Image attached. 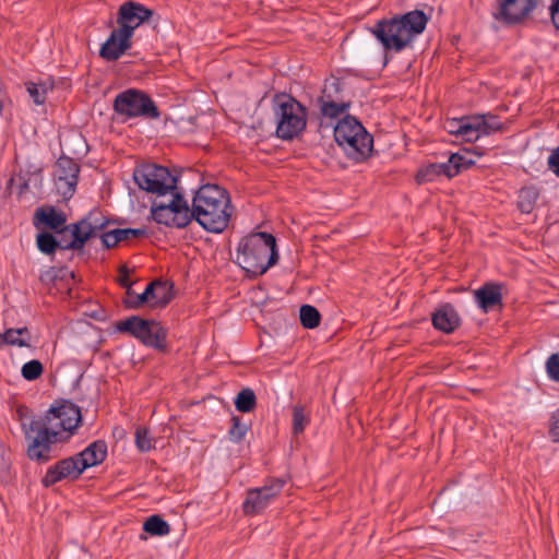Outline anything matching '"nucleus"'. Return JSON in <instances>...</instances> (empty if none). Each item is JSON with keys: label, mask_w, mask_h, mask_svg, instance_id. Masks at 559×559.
I'll use <instances>...</instances> for the list:
<instances>
[{"label": "nucleus", "mask_w": 559, "mask_h": 559, "mask_svg": "<svg viewBox=\"0 0 559 559\" xmlns=\"http://www.w3.org/2000/svg\"><path fill=\"white\" fill-rule=\"evenodd\" d=\"M81 423L80 407L69 401L56 403L44 416L22 420L27 457L39 464L49 462L52 459V445L68 442Z\"/></svg>", "instance_id": "f257e3e1"}, {"label": "nucleus", "mask_w": 559, "mask_h": 559, "mask_svg": "<svg viewBox=\"0 0 559 559\" xmlns=\"http://www.w3.org/2000/svg\"><path fill=\"white\" fill-rule=\"evenodd\" d=\"M427 23V15L420 10H414L378 21L370 32L384 50L400 52L425 31Z\"/></svg>", "instance_id": "f03ea898"}, {"label": "nucleus", "mask_w": 559, "mask_h": 559, "mask_svg": "<svg viewBox=\"0 0 559 559\" xmlns=\"http://www.w3.org/2000/svg\"><path fill=\"white\" fill-rule=\"evenodd\" d=\"M204 201L209 203L206 198H203L199 192L192 201V209L190 210L187 201L178 192H171V198L168 202L155 201L152 205V218L157 224H163L169 227H186L192 219H195L205 230H210V214L200 204Z\"/></svg>", "instance_id": "7ed1b4c3"}, {"label": "nucleus", "mask_w": 559, "mask_h": 559, "mask_svg": "<svg viewBox=\"0 0 559 559\" xmlns=\"http://www.w3.org/2000/svg\"><path fill=\"white\" fill-rule=\"evenodd\" d=\"M278 252L272 234L258 231L243 237L237 248V262L253 276L264 274L276 264Z\"/></svg>", "instance_id": "20e7f679"}, {"label": "nucleus", "mask_w": 559, "mask_h": 559, "mask_svg": "<svg viewBox=\"0 0 559 559\" xmlns=\"http://www.w3.org/2000/svg\"><path fill=\"white\" fill-rule=\"evenodd\" d=\"M106 456V442L103 440H96L82 452L60 460L49 466L41 478V484L44 487L48 488L67 478L76 479L86 468L103 463Z\"/></svg>", "instance_id": "39448f33"}, {"label": "nucleus", "mask_w": 559, "mask_h": 559, "mask_svg": "<svg viewBox=\"0 0 559 559\" xmlns=\"http://www.w3.org/2000/svg\"><path fill=\"white\" fill-rule=\"evenodd\" d=\"M334 139L346 156L356 162L369 156L373 140L353 116H346L334 127Z\"/></svg>", "instance_id": "423d86ee"}, {"label": "nucleus", "mask_w": 559, "mask_h": 559, "mask_svg": "<svg viewBox=\"0 0 559 559\" xmlns=\"http://www.w3.org/2000/svg\"><path fill=\"white\" fill-rule=\"evenodd\" d=\"M276 117V135L283 140H292L299 135L307 124L306 108L288 95L276 97L274 104Z\"/></svg>", "instance_id": "0eeeda50"}, {"label": "nucleus", "mask_w": 559, "mask_h": 559, "mask_svg": "<svg viewBox=\"0 0 559 559\" xmlns=\"http://www.w3.org/2000/svg\"><path fill=\"white\" fill-rule=\"evenodd\" d=\"M114 110L123 120L132 118L157 119L159 110L152 98L142 91L128 88L116 95Z\"/></svg>", "instance_id": "6e6552de"}, {"label": "nucleus", "mask_w": 559, "mask_h": 559, "mask_svg": "<svg viewBox=\"0 0 559 559\" xmlns=\"http://www.w3.org/2000/svg\"><path fill=\"white\" fill-rule=\"evenodd\" d=\"M133 179L140 189L160 197L175 191L177 183L168 168L155 164L138 166L133 171Z\"/></svg>", "instance_id": "1a4fd4ad"}, {"label": "nucleus", "mask_w": 559, "mask_h": 559, "mask_svg": "<svg viewBox=\"0 0 559 559\" xmlns=\"http://www.w3.org/2000/svg\"><path fill=\"white\" fill-rule=\"evenodd\" d=\"M116 329L119 332L129 333L147 346L155 348L165 347L166 332L163 326L154 320H144L133 316L117 322Z\"/></svg>", "instance_id": "9d476101"}, {"label": "nucleus", "mask_w": 559, "mask_h": 559, "mask_svg": "<svg viewBox=\"0 0 559 559\" xmlns=\"http://www.w3.org/2000/svg\"><path fill=\"white\" fill-rule=\"evenodd\" d=\"M235 213L229 192L212 182V234H222Z\"/></svg>", "instance_id": "9b49d317"}, {"label": "nucleus", "mask_w": 559, "mask_h": 559, "mask_svg": "<svg viewBox=\"0 0 559 559\" xmlns=\"http://www.w3.org/2000/svg\"><path fill=\"white\" fill-rule=\"evenodd\" d=\"M285 481L276 478L272 479L263 487L249 489L247 497L242 502V510L248 515L262 512L267 508L282 491Z\"/></svg>", "instance_id": "f8f14e48"}, {"label": "nucleus", "mask_w": 559, "mask_h": 559, "mask_svg": "<svg viewBox=\"0 0 559 559\" xmlns=\"http://www.w3.org/2000/svg\"><path fill=\"white\" fill-rule=\"evenodd\" d=\"M154 15V11L142 3L128 1L120 5L117 24L121 33L132 38L134 31Z\"/></svg>", "instance_id": "ddd939ff"}, {"label": "nucleus", "mask_w": 559, "mask_h": 559, "mask_svg": "<svg viewBox=\"0 0 559 559\" xmlns=\"http://www.w3.org/2000/svg\"><path fill=\"white\" fill-rule=\"evenodd\" d=\"M501 128V122L492 115L464 116L461 136L466 142H475Z\"/></svg>", "instance_id": "4468645a"}, {"label": "nucleus", "mask_w": 559, "mask_h": 559, "mask_svg": "<svg viewBox=\"0 0 559 559\" xmlns=\"http://www.w3.org/2000/svg\"><path fill=\"white\" fill-rule=\"evenodd\" d=\"M537 0H499V10L495 19L507 24H518L536 8Z\"/></svg>", "instance_id": "2eb2a0df"}, {"label": "nucleus", "mask_w": 559, "mask_h": 559, "mask_svg": "<svg viewBox=\"0 0 559 559\" xmlns=\"http://www.w3.org/2000/svg\"><path fill=\"white\" fill-rule=\"evenodd\" d=\"M80 167L78 163L70 158L62 156L57 160L56 164V185L58 191L63 197H71L78 185Z\"/></svg>", "instance_id": "dca6fc26"}, {"label": "nucleus", "mask_w": 559, "mask_h": 559, "mask_svg": "<svg viewBox=\"0 0 559 559\" xmlns=\"http://www.w3.org/2000/svg\"><path fill=\"white\" fill-rule=\"evenodd\" d=\"M131 48V37L114 29L107 40L102 45L99 56L107 61L118 60L128 49Z\"/></svg>", "instance_id": "f3484780"}, {"label": "nucleus", "mask_w": 559, "mask_h": 559, "mask_svg": "<svg viewBox=\"0 0 559 559\" xmlns=\"http://www.w3.org/2000/svg\"><path fill=\"white\" fill-rule=\"evenodd\" d=\"M474 298L477 306L488 312L502 302V294L499 285L487 283L474 292Z\"/></svg>", "instance_id": "a211bd4d"}, {"label": "nucleus", "mask_w": 559, "mask_h": 559, "mask_svg": "<svg viewBox=\"0 0 559 559\" xmlns=\"http://www.w3.org/2000/svg\"><path fill=\"white\" fill-rule=\"evenodd\" d=\"M435 329L444 333L453 332L460 324V317L452 305L445 304L432 314Z\"/></svg>", "instance_id": "6ab92c4d"}, {"label": "nucleus", "mask_w": 559, "mask_h": 559, "mask_svg": "<svg viewBox=\"0 0 559 559\" xmlns=\"http://www.w3.org/2000/svg\"><path fill=\"white\" fill-rule=\"evenodd\" d=\"M66 230L70 233L72 239L63 246L64 249L81 250L91 237L96 236L85 218L68 226Z\"/></svg>", "instance_id": "aec40b11"}, {"label": "nucleus", "mask_w": 559, "mask_h": 559, "mask_svg": "<svg viewBox=\"0 0 559 559\" xmlns=\"http://www.w3.org/2000/svg\"><path fill=\"white\" fill-rule=\"evenodd\" d=\"M440 177H450V168L447 162L443 163H431L423 166L416 176L419 183L431 182Z\"/></svg>", "instance_id": "412c9836"}, {"label": "nucleus", "mask_w": 559, "mask_h": 559, "mask_svg": "<svg viewBox=\"0 0 559 559\" xmlns=\"http://www.w3.org/2000/svg\"><path fill=\"white\" fill-rule=\"evenodd\" d=\"M0 345L5 344L10 346L29 347L31 333L27 328L7 329L0 334Z\"/></svg>", "instance_id": "4be33fe9"}, {"label": "nucleus", "mask_w": 559, "mask_h": 559, "mask_svg": "<svg viewBox=\"0 0 559 559\" xmlns=\"http://www.w3.org/2000/svg\"><path fill=\"white\" fill-rule=\"evenodd\" d=\"M153 305L157 307L167 306L173 299V286L166 282L154 281Z\"/></svg>", "instance_id": "5701e85b"}, {"label": "nucleus", "mask_w": 559, "mask_h": 559, "mask_svg": "<svg viewBox=\"0 0 559 559\" xmlns=\"http://www.w3.org/2000/svg\"><path fill=\"white\" fill-rule=\"evenodd\" d=\"M25 88L36 105H43L46 102L47 93L52 88V84L29 81L25 83Z\"/></svg>", "instance_id": "b1692460"}, {"label": "nucleus", "mask_w": 559, "mask_h": 559, "mask_svg": "<svg viewBox=\"0 0 559 559\" xmlns=\"http://www.w3.org/2000/svg\"><path fill=\"white\" fill-rule=\"evenodd\" d=\"M38 219L51 229H59L66 223V217L62 213L57 212L53 207L47 210H38L36 212Z\"/></svg>", "instance_id": "393cba45"}, {"label": "nucleus", "mask_w": 559, "mask_h": 559, "mask_svg": "<svg viewBox=\"0 0 559 559\" xmlns=\"http://www.w3.org/2000/svg\"><path fill=\"white\" fill-rule=\"evenodd\" d=\"M143 530L153 536H166L170 532V526L164 519L155 514L146 519Z\"/></svg>", "instance_id": "a878e982"}, {"label": "nucleus", "mask_w": 559, "mask_h": 559, "mask_svg": "<svg viewBox=\"0 0 559 559\" xmlns=\"http://www.w3.org/2000/svg\"><path fill=\"white\" fill-rule=\"evenodd\" d=\"M37 248L45 254H51L57 248L64 249V245L61 241H57L53 235L49 233H41L37 235L36 239Z\"/></svg>", "instance_id": "bb28decb"}, {"label": "nucleus", "mask_w": 559, "mask_h": 559, "mask_svg": "<svg viewBox=\"0 0 559 559\" xmlns=\"http://www.w3.org/2000/svg\"><path fill=\"white\" fill-rule=\"evenodd\" d=\"M300 322L306 329H314L320 324V312L316 307L304 305L299 310Z\"/></svg>", "instance_id": "cd10ccee"}, {"label": "nucleus", "mask_w": 559, "mask_h": 559, "mask_svg": "<svg viewBox=\"0 0 559 559\" xmlns=\"http://www.w3.org/2000/svg\"><path fill=\"white\" fill-rule=\"evenodd\" d=\"M450 168V177L456 176L461 170L469 168L474 160L468 157V154H452L447 160Z\"/></svg>", "instance_id": "c85d7f7f"}, {"label": "nucleus", "mask_w": 559, "mask_h": 559, "mask_svg": "<svg viewBox=\"0 0 559 559\" xmlns=\"http://www.w3.org/2000/svg\"><path fill=\"white\" fill-rule=\"evenodd\" d=\"M235 405L239 412H251L255 406L254 392L251 389L241 390L235 400Z\"/></svg>", "instance_id": "c756f323"}, {"label": "nucleus", "mask_w": 559, "mask_h": 559, "mask_svg": "<svg viewBox=\"0 0 559 559\" xmlns=\"http://www.w3.org/2000/svg\"><path fill=\"white\" fill-rule=\"evenodd\" d=\"M11 465L10 451L0 442V481L7 483L11 479Z\"/></svg>", "instance_id": "7c9ffc66"}, {"label": "nucleus", "mask_w": 559, "mask_h": 559, "mask_svg": "<svg viewBox=\"0 0 559 559\" xmlns=\"http://www.w3.org/2000/svg\"><path fill=\"white\" fill-rule=\"evenodd\" d=\"M84 218L87 223H90L91 228L95 235H97L100 231L103 233L109 224V221L103 215V213L99 210L96 209L90 211Z\"/></svg>", "instance_id": "2f4dec72"}, {"label": "nucleus", "mask_w": 559, "mask_h": 559, "mask_svg": "<svg viewBox=\"0 0 559 559\" xmlns=\"http://www.w3.org/2000/svg\"><path fill=\"white\" fill-rule=\"evenodd\" d=\"M310 419L300 405L293 407V431L295 435L301 433L308 426Z\"/></svg>", "instance_id": "473e14b6"}, {"label": "nucleus", "mask_w": 559, "mask_h": 559, "mask_svg": "<svg viewBox=\"0 0 559 559\" xmlns=\"http://www.w3.org/2000/svg\"><path fill=\"white\" fill-rule=\"evenodd\" d=\"M348 108L346 103H336L332 100H322L320 110L324 117L337 118Z\"/></svg>", "instance_id": "72a5a7b5"}, {"label": "nucleus", "mask_w": 559, "mask_h": 559, "mask_svg": "<svg viewBox=\"0 0 559 559\" xmlns=\"http://www.w3.org/2000/svg\"><path fill=\"white\" fill-rule=\"evenodd\" d=\"M248 430V424L241 421L237 416L231 417V426L228 430V436L233 442H240L247 435Z\"/></svg>", "instance_id": "f704fd0d"}, {"label": "nucleus", "mask_w": 559, "mask_h": 559, "mask_svg": "<svg viewBox=\"0 0 559 559\" xmlns=\"http://www.w3.org/2000/svg\"><path fill=\"white\" fill-rule=\"evenodd\" d=\"M43 371H44L43 364L37 359H33V360L25 362L22 366L21 374L25 380L34 381L41 376Z\"/></svg>", "instance_id": "c9c22d12"}, {"label": "nucleus", "mask_w": 559, "mask_h": 559, "mask_svg": "<svg viewBox=\"0 0 559 559\" xmlns=\"http://www.w3.org/2000/svg\"><path fill=\"white\" fill-rule=\"evenodd\" d=\"M153 292H154V285H152V283H150L142 294H134L132 292V296L131 297L128 296V299L126 300V305L129 308H136V307L143 305L144 302L153 301Z\"/></svg>", "instance_id": "e433bc0d"}, {"label": "nucleus", "mask_w": 559, "mask_h": 559, "mask_svg": "<svg viewBox=\"0 0 559 559\" xmlns=\"http://www.w3.org/2000/svg\"><path fill=\"white\" fill-rule=\"evenodd\" d=\"M536 200V191L532 188H524L520 191L519 194V209L523 213H530Z\"/></svg>", "instance_id": "4c0bfd02"}, {"label": "nucleus", "mask_w": 559, "mask_h": 559, "mask_svg": "<svg viewBox=\"0 0 559 559\" xmlns=\"http://www.w3.org/2000/svg\"><path fill=\"white\" fill-rule=\"evenodd\" d=\"M100 240L105 248L109 249L118 245L119 242H122V236L120 228H115L110 230H104L100 234Z\"/></svg>", "instance_id": "58836bf2"}, {"label": "nucleus", "mask_w": 559, "mask_h": 559, "mask_svg": "<svg viewBox=\"0 0 559 559\" xmlns=\"http://www.w3.org/2000/svg\"><path fill=\"white\" fill-rule=\"evenodd\" d=\"M135 444L141 452H147L154 447L153 440L148 436V431L139 428L135 431Z\"/></svg>", "instance_id": "ea45409f"}, {"label": "nucleus", "mask_w": 559, "mask_h": 559, "mask_svg": "<svg viewBox=\"0 0 559 559\" xmlns=\"http://www.w3.org/2000/svg\"><path fill=\"white\" fill-rule=\"evenodd\" d=\"M546 372L550 380L559 382V353H555L546 360Z\"/></svg>", "instance_id": "a19ab883"}, {"label": "nucleus", "mask_w": 559, "mask_h": 559, "mask_svg": "<svg viewBox=\"0 0 559 559\" xmlns=\"http://www.w3.org/2000/svg\"><path fill=\"white\" fill-rule=\"evenodd\" d=\"M547 167L559 179V146L551 150L547 158Z\"/></svg>", "instance_id": "79ce46f5"}, {"label": "nucleus", "mask_w": 559, "mask_h": 559, "mask_svg": "<svg viewBox=\"0 0 559 559\" xmlns=\"http://www.w3.org/2000/svg\"><path fill=\"white\" fill-rule=\"evenodd\" d=\"M462 124H463V117H461V118H452V119H448L444 122L443 128L450 134H454L456 136H461Z\"/></svg>", "instance_id": "37998d69"}, {"label": "nucleus", "mask_w": 559, "mask_h": 559, "mask_svg": "<svg viewBox=\"0 0 559 559\" xmlns=\"http://www.w3.org/2000/svg\"><path fill=\"white\" fill-rule=\"evenodd\" d=\"M549 436L554 442H559V409L554 412L550 417Z\"/></svg>", "instance_id": "c03bdc74"}, {"label": "nucleus", "mask_w": 559, "mask_h": 559, "mask_svg": "<svg viewBox=\"0 0 559 559\" xmlns=\"http://www.w3.org/2000/svg\"><path fill=\"white\" fill-rule=\"evenodd\" d=\"M118 282H119V284L122 287L127 288V294H128V296L131 297L132 296V289H131V283H130V280H129V270L124 265L119 269Z\"/></svg>", "instance_id": "a18cd8bd"}, {"label": "nucleus", "mask_w": 559, "mask_h": 559, "mask_svg": "<svg viewBox=\"0 0 559 559\" xmlns=\"http://www.w3.org/2000/svg\"><path fill=\"white\" fill-rule=\"evenodd\" d=\"M123 241L131 238H140L146 235V230L143 228H120Z\"/></svg>", "instance_id": "49530a36"}, {"label": "nucleus", "mask_w": 559, "mask_h": 559, "mask_svg": "<svg viewBox=\"0 0 559 559\" xmlns=\"http://www.w3.org/2000/svg\"><path fill=\"white\" fill-rule=\"evenodd\" d=\"M549 14L554 26L559 29V0L551 1Z\"/></svg>", "instance_id": "de8ad7c7"}, {"label": "nucleus", "mask_w": 559, "mask_h": 559, "mask_svg": "<svg viewBox=\"0 0 559 559\" xmlns=\"http://www.w3.org/2000/svg\"><path fill=\"white\" fill-rule=\"evenodd\" d=\"M209 187H210V185H203V186L201 187L200 191H204V190H206Z\"/></svg>", "instance_id": "09e8293b"}]
</instances>
